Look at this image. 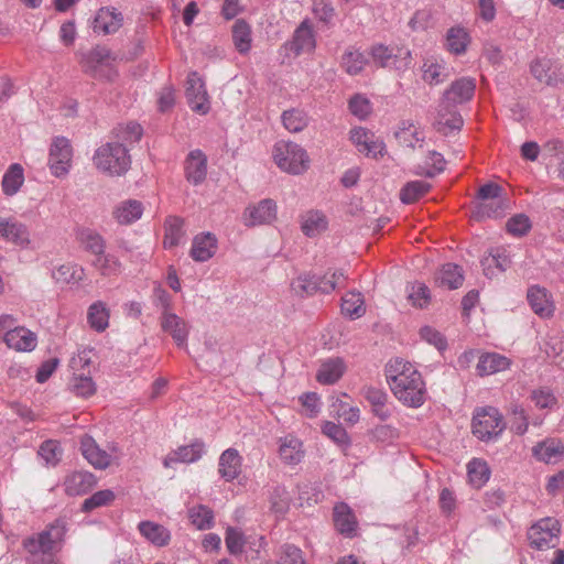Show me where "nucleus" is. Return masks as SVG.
<instances>
[{
    "instance_id": "nucleus-47",
    "label": "nucleus",
    "mask_w": 564,
    "mask_h": 564,
    "mask_svg": "<svg viewBox=\"0 0 564 564\" xmlns=\"http://www.w3.org/2000/svg\"><path fill=\"white\" fill-rule=\"evenodd\" d=\"M507 207L506 199L479 202L476 205L474 216L477 219L502 217Z\"/></svg>"
},
{
    "instance_id": "nucleus-32",
    "label": "nucleus",
    "mask_w": 564,
    "mask_h": 564,
    "mask_svg": "<svg viewBox=\"0 0 564 564\" xmlns=\"http://www.w3.org/2000/svg\"><path fill=\"white\" fill-rule=\"evenodd\" d=\"M511 365L509 358L498 352H487L479 357L477 372L480 376H490L507 370Z\"/></svg>"
},
{
    "instance_id": "nucleus-51",
    "label": "nucleus",
    "mask_w": 564,
    "mask_h": 564,
    "mask_svg": "<svg viewBox=\"0 0 564 564\" xmlns=\"http://www.w3.org/2000/svg\"><path fill=\"white\" fill-rule=\"evenodd\" d=\"M341 312L351 319L361 317L366 312L362 295L357 292H348L341 299Z\"/></svg>"
},
{
    "instance_id": "nucleus-25",
    "label": "nucleus",
    "mask_w": 564,
    "mask_h": 564,
    "mask_svg": "<svg viewBox=\"0 0 564 564\" xmlns=\"http://www.w3.org/2000/svg\"><path fill=\"white\" fill-rule=\"evenodd\" d=\"M205 453L203 442H194L191 445L181 446L176 451L170 453L163 460L164 467H172L175 463H195L202 458Z\"/></svg>"
},
{
    "instance_id": "nucleus-61",
    "label": "nucleus",
    "mask_w": 564,
    "mask_h": 564,
    "mask_svg": "<svg viewBox=\"0 0 564 564\" xmlns=\"http://www.w3.org/2000/svg\"><path fill=\"white\" fill-rule=\"evenodd\" d=\"M292 291L300 296L311 295L316 290V276L301 275L291 283Z\"/></svg>"
},
{
    "instance_id": "nucleus-56",
    "label": "nucleus",
    "mask_w": 564,
    "mask_h": 564,
    "mask_svg": "<svg viewBox=\"0 0 564 564\" xmlns=\"http://www.w3.org/2000/svg\"><path fill=\"white\" fill-rule=\"evenodd\" d=\"M445 165L446 162L444 156L438 152L432 151L426 158L425 166L421 167L419 173L429 177H434L445 170Z\"/></svg>"
},
{
    "instance_id": "nucleus-57",
    "label": "nucleus",
    "mask_w": 564,
    "mask_h": 564,
    "mask_svg": "<svg viewBox=\"0 0 564 564\" xmlns=\"http://www.w3.org/2000/svg\"><path fill=\"white\" fill-rule=\"evenodd\" d=\"M225 543L230 554L238 555L242 553L247 540L239 529L229 527L226 531Z\"/></svg>"
},
{
    "instance_id": "nucleus-45",
    "label": "nucleus",
    "mask_w": 564,
    "mask_h": 564,
    "mask_svg": "<svg viewBox=\"0 0 564 564\" xmlns=\"http://www.w3.org/2000/svg\"><path fill=\"white\" fill-rule=\"evenodd\" d=\"M232 41L237 51L246 54L251 48V28L245 20H237L232 26Z\"/></svg>"
},
{
    "instance_id": "nucleus-38",
    "label": "nucleus",
    "mask_w": 564,
    "mask_h": 564,
    "mask_svg": "<svg viewBox=\"0 0 564 564\" xmlns=\"http://www.w3.org/2000/svg\"><path fill=\"white\" fill-rule=\"evenodd\" d=\"M109 310L102 301L94 302L87 312V322L96 332H104L109 326Z\"/></svg>"
},
{
    "instance_id": "nucleus-31",
    "label": "nucleus",
    "mask_w": 564,
    "mask_h": 564,
    "mask_svg": "<svg viewBox=\"0 0 564 564\" xmlns=\"http://www.w3.org/2000/svg\"><path fill=\"white\" fill-rule=\"evenodd\" d=\"M143 204L137 199L119 203L113 209V218L120 225H131L139 220L143 214Z\"/></svg>"
},
{
    "instance_id": "nucleus-52",
    "label": "nucleus",
    "mask_w": 564,
    "mask_h": 564,
    "mask_svg": "<svg viewBox=\"0 0 564 564\" xmlns=\"http://www.w3.org/2000/svg\"><path fill=\"white\" fill-rule=\"evenodd\" d=\"M72 390L79 397H90L96 392V384L90 377V370L82 373H73L70 380Z\"/></svg>"
},
{
    "instance_id": "nucleus-6",
    "label": "nucleus",
    "mask_w": 564,
    "mask_h": 564,
    "mask_svg": "<svg viewBox=\"0 0 564 564\" xmlns=\"http://www.w3.org/2000/svg\"><path fill=\"white\" fill-rule=\"evenodd\" d=\"M96 167L111 175H122L130 166V156L124 145L108 142L98 148L94 155Z\"/></svg>"
},
{
    "instance_id": "nucleus-43",
    "label": "nucleus",
    "mask_w": 564,
    "mask_h": 564,
    "mask_svg": "<svg viewBox=\"0 0 564 564\" xmlns=\"http://www.w3.org/2000/svg\"><path fill=\"white\" fill-rule=\"evenodd\" d=\"M328 221L318 210H310L302 217V230L307 237H315L326 230Z\"/></svg>"
},
{
    "instance_id": "nucleus-44",
    "label": "nucleus",
    "mask_w": 564,
    "mask_h": 564,
    "mask_svg": "<svg viewBox=\"0 0 564 564\" xmlns=\"http://www.w3.org/2000/svg\"><path fill=\"white\" fill-rule=\"evenodd\" d=\"M188 518L197 530H209L214 525V512L204 505H196L189 508Z\"/></svg>"
},
{
    "instance_id": "nucleus-34",
    "label": "nucleus",
    "mask_w": 564,
    "mask_h": 564,
    "mask_svg": "<svg viewBox=\"0 0 564 564\" xmlns=\"http://www.w3.org/2000/svg\"><path fill=\"white\" fill-rule=\"evenodd\" d=\"M334 522L336 529L346 536H352L357 530L356 518L346 503H338L334 508Z\"/></svg>"
},
{
    "instance_id": "nucleus-30",
    "label": "nucleus",
    "mask_w": 564,
    "mask_h": 564,
    "mask_svg": "<svg viewBox=\"0 0 564 564\" xmlns=\"http://www.w3.org/2000/svg\"><path fill=\"white\" fill-rule=\"evenodd\" d=\"M279 455L283 463L297 465L304 457L302 442L292 435L280 438Z\"/></svg>"
},
{
    "instance_id": "nucleus-40",
    "label": "nucleus",
    "mask_w": 564,
    "mask_h": 564,
    "mask_svg": "<svg viewBox=\"0 0 564 564\" xmlns=\"http://www.w3.org/2000/svg\"><path fill=\"white\" fill-rule=\"evenodd\" d=\"M368 59L365 54L356 47H349L341 56L340 65L348 75H358L367 65Z\"/></svg>"
},
{
    "instance_id": "nucleus-1",
    "label": "nucleus",
    "mask_w": 564,
    "mask_h": 564,
    "mask_svg": "<svg viewBox=\"0 0 564 564\" xmlns=\"http://www.w3.org/2000/svg\"><path fill=\"white\" fill-rule=\"evenodd\" d=\"M386 377L394 397L404 405L420 408L425 402V382L411 362L391 359L386 366Z\"/></svg>"
},
{
    "instance_id": "nucleus-12",
    "label": "nucleus",
    "mask_w": 564,
    "mask_h": 564,
    "mask_svg": "<svg viewBox=\"0 0 564 564\" xmlns=\"http://www.w3.org/2000/svg\"><path fill=\"white\" fill-rule=\"evenodd\" d=\"M123 25V14L113 7H101L91 23L94 33L109 35L118 32Z\"/></svg>"
},
{
    "instance_id": "nucleus-46",
    "label": "nucleus",
    "mask_w": 564,
    "mask_h": 564,
    "mask_svg": "<svg viewBox=\"0 0 564 564\" xmlns=\"http://www.w3.org/2000/svg\"><path fill=\"white\" fill-rule=\"evenodd\" d=\"M183 219L169 217L165 221L164 248L171 249L184 241Z\"/></svg>"
},
{
    "instance_id": "nucleus-33",
    "label": "nucleus",
    "mask_w": 564,
    "mask_h": 564,
    "mask_svg": "<svg viewBox=\"0 0 564 564\" xmlns=\"http://www.w3.org/2000/svg\"><path fill=\"white\" fill-rule=\"evenodd\" d=\"M464 281L463 270L455 263H445L435 274V283L444 289H458Z\"/></svg>"
},
{
    "instance_id": "nucleus-58",
    "label": "nucleus",
    "mask_w": 564,
    "mask_h": 564,
    "mask_svg": "<svg viewBox=\"0 0 564 564\" xmlns=\"http://www.w3.org/2000/svg\"><path fill=\"white\" fill-rule=\"evenodd\" d=\"M529 427L528 415L521 405H513L511 409L510 430L518 434L523 435Z\"/></svg>"
},
{
    "instance_id": "nucleus-55",
    "label": "nucleus",
    "mask_w": 564,
    "mask_h": 564,
    "mask_svg": "<svg viewBox=\"0 0 564 564\" xmlns=\"http://www.w3.org/2000/svg\"><path fill=\"white\" fill-rule=\"evenodd\" d=\"M115 499V492L110 489H104L95 492L87 498L82 506V511L90 512L96 508L109 505Z\"/></svg>"
},
{
    "instance_id": "nucleus-21",
    "label": "nucleus",
    "mask_w": 564,
    "mask_h": 564,
    "mask_svg": "<svg viewBox=\"0 0 564 564\" xmlns=\"http://www.w3.org/2000/svg\"><path fill=\"white\" fill-rule=\"evenodd\" d=\"M140 535L155 547H165L172 540L171 531L158 522L143 520L138 523Z\"/></svg>"
},
{
    "instance_id": "nucleus-11",
    "label": "nucleus",
    "mask_w": 564,
    "mask_h": 564,
    "mask_svg": "<svg viewBox=\"0 0 564 564\" xmlns=\"http://www.w3.org/2000/svg\"><path fill=\"white\" fill-rule=\"evenodd\" d=\"M186 98L191 109L199 115H206L210 110L209 97L203 78L196 72H192L186 80Z\"/></svg>"
},
{
    "instance_id": "nucleus-29",
    "label": "nucleus",
    "mask_w": 564,
    "mask_h": 564,
    "mask_svg": "<svg viewBox=\"0 0 564 564\" xmlns=\"http://www.w3.org/2000/svg\"><path fill=\"white\" fill-rule=\"evenodd\" d=\"M96 484V477L89 471H75L64 480L65 491L68 496L86 494Z\"/></svg>"
},
{
    "instance_id": "nucleus-2",
    "label": "nucleus",
    "mask_w": 564,
    "mask_h": 564,
    "mask_svg": "<svg viewBox=\"0 0 564 564\" xmlns=\"http://www.w3.org/2000/svg\"><path fill=\"white\" fill-rule=\"evenodd\" d=\"M476 89L475 79L471 77H462L453 82L443 94V99L438 105L437 118L434 122L437 131L447 134L454 130L460 129L463 119L454 109L456 105L469 101Z\"/></svg>"
},
{
    "instance_id": "nucleus-22",
    "label": "nucleus",
    "mask_w": 564,
    "mask_h": 564,
    "mask_svg": "<svg viewBox=\"0 0 564 564\" xmlns=\"http://www.w3.org/2000/svg\"><path fill=\"white\" fill-rule=\"evenodd\" d=\"M316 39L314 30L307 20H304L294 31L293 39L289 44L290 51L295 55L311 53L315 50Z\"/></svg>"
},
{
    "instance_id": "nucleus-7",
    "label": "nucleus",
    "mask_w": 564,
    "mask_h": 564,
    "mask_svg": "<svg viewBox=\"0 0 564 564\" xmlns=\"http://www.w3.org/2000/svg\"><path fill=\"white\" fill-rule=\"evenodd\" d=\"M473 434L480 441L489 442L497 440L506 424L498 409L484 406L475 411L471 423Z\"/></svg>"
},
{
    "instance_id": "nucleus-17",
    "label": "nucleus",
    "mask_w": 564,
    "mask_h": 564,
    "mask_svg": "<svg viewBox=\"0 0 564 564\" xmlns=\"http://www.w3.org/2000/svg\"><path fill=\"white\" fill-rule=\"evenodd\" d=\"M528 302L532 311L541 318H549L553 316L555 306L552 295L545 288L532 285L527 293Z\"/></svg>"
},
{
    "instance_id": "nucleus-59",
    "label": "nucleus",
    "mask_w": 564,
    "mask_h": 564,
    "mask_svg": "<svg viewBox=\"0 0 564 564\" xmlns=\"http://www.w3.org/2000/svg\"><path fill=\"white\" fill-rule=\"evenodd\" d=\"M507 231L516 237H522L529 232L531 229V220L524 214H518L512 216L507 221Z\"/></svg>"
},
{
    "instance_id": "nucleus-3",
    "label": "nucleus",
    "mask_w": 564,
    "mask_h": 564,
    "mask_svg": "<svg viewBox=\"0 0 564 564\" xmlns=\"http://www.w3.org/2000/svg\"><path fill=\"white\" fill-rule=\"evenodd\" d=\"M67 531V521L63 518H58L40 533L25 538L22 542V546L29 554L28 561L45 557L46 554L54 551L56 546L64 542Z\"/></svg>"
},
{
    "instance_id": "nucleus-53",
    "label": "nucleus",
    "mask_w": 564,
    "mask_h": 564,
    "mask_svg": "<svg viewBox=\"0 0 564 564\" xmlns=\"http://www.w3.org/2000/svg\"><path fill=\"white\" fill-rule=\"evenodd\" d=\"M430 188L431 185L425 181H412L403 186L400 193V198L404 204H412L425 195Z\"/></svg>"
},
{
    "instance_id": "nucleus-4",
    "label": "nucleus",
    "mask_w": 564,
    "mask_h": 564,
    "mask_svg": "<svg viewBox=\"0 0 564 564\" xmlns=\"http://www.w3.org/2000/svg\"><path fill=\"white\" fill-rule=\"evenodd\" d=\"M275 164L282 171L299 175L308 169V154L300 144L291 141H279L272 151Z\"/></svg>"
},
{
    "instance_id": "nucleus-10",
    "label": "nucleus",
    "mask_w": 564,
    "mask_h": 564,
    "mask_svg": "<svg viewBox=\"0 0 564 564\" xmlns=\"http://www.w3.org/2000/svg\"><path fill=\"white\" fill-rule=\"evenodd\" d=\"M73 156L72 145L68 139L56 137L50 149L48 165L56 177L66 175L70 169Z\"/></svg>"
},
{
    "instance_id": "nucleus-26",
    "label": "nucleus",
    "mask_w": 564,
    "mask_h": 564,
    "mask_svg": "<svg viewBox=\"0 0 564 564\" xmlns=\"http://www.w3.org/2000/svg\"><path fill=\"white\" fill-rule=\"evenodd\" d=\"M532 455L545 464H556L564 457V445L560 440L547 438L532 448Z\"/></svg>"
},
{
    "instance_id": "nucleus-8",
    "label": "nucleus",
    "mask_w": 564,
    "mask_h": 564,
    "mask_svg": "<svg viewBox=\"0 0 564 564\" xmlns=\"http://www.w3.org/2000/svg\"><path fill=\"white\" fill-rule=\"evenodd\" d=\"M561 524L555 518L546 517L534 522L528 530L531 547L543 551L555 547L560 540Z\"/></svg>"
},
{
    "instance_id": "nucleus-28",
    "label": "nucleus",
    "mask_w": 564,
    "mask_h": 564,
    "mask_svg": "<svg viewBox=\"0 0 564 564\" xmlns=\"http://www.w3.org/2000/svg\"><path fill=\"white\" fill-rule=\"evenodd\" d=\"M242 458L235 448H227L219 457L218 473L226 481L236 479L241 471Z\"/></svg>"
},
{
    "instance_id": "nucleus-19",
    "label": "nucleus",
    "mask_w": 564,
    "mask_h": 564,
    "mask_svg": "<svg viewBox=\"0 0 564 564\" xmlns=\"http://www.w3.org/2000/svg\"><path fill=\"white\" fill-rule=\"evenodd\" d=\"M276 218V204L272 199H262L254 206H250L243 214L246 226L270 224Z\"/></svg>"
},
{
    "instance_id": "nucleus-42",
    "label": "nucleus",
    "mask_w": 564,
    "mask_h": 564,
    "mask_svg": "<svg viewBox=\"0 0 564 564\" xmlns=\"http://www.w3.org/2000/svg\"><path fill=\"white\" fill-rule=\"evenodd\" d=\"M492 263L500 271H506L509 268V265L511 263V259H510V254L508 253L506 248L492 249L489 252V256L485 257L481 260V265L484 268L485 275H487L489 278H491L495 274L494 271L491 270Z\"/></svg>"
},
{
    "instance_id": "nucleus-24",
    "label": "nucleus",
    "mask_w": 564,
    "mask_h": 564,
    "mask_svg": "<svg viewBox=\"0 0 564 564\" xmlns=\"http://www.w3.org/2000/svg\"><path fill=\"white\" fill-rule=\"evenodd\" d=\"M207 175V158L200 150H193L185 161V176L193 185L202 184Z\"/></svg>"
},
{
    "instance_id": "nucleus-63",
    "label": "nucleus",
    "mask_w": 564,
    "mask_h": 564,
    "mask_svg": "<svg viewBox=\"0 0 564 564\" xmlns=\"http://www.w3.org/2000/svg\"><path fill=\"white\" fill-rule=\"evenodd\" d=\"M409 299L413 305L423 308L431 301L430 289L424 283L416 282L409 291Z\"/></svg>"
},
{
    "instance_id": "nucleus-20",
    "label": "nucleus",
    "mask_w": 564,
    "mask_h": 564,
    "mask_svg": "<svg viewBox=\"0 0 564 564\" xmlns=\"http://www.w3.org/2000/svg\"><path fill=\"white\" fill-rule=\"evenodd\" d=\"M80 452L86 460L96 469H106L112 462V455L107 451L101 449L96 441L89 435H84L82 437Z\"/></svg>"
},
{
    "instance_id": "nucleus-13",
    "label": "nucleus",
    "mask_w": 564,
    "mask_h": 564,
    "mask_svg": "<svg viewBox=\"0 0 564 564\" xmlns=\"http://www.w3.org/2000/svg\"><path fill=\"white\" fill-rule=\"evenodd\" d=\"M422 79L431 85L437 86L444 83L452 74V67L438 55H427L423 58Z\"/></svg>"
},
{
    "instance_id": "nucleus-64",
    "label": "nucleus",
    "mask_w": 564,
    "mask_h": 564,
    "mask_svg": "<svg viewBox=\"0 0 564 564\" xmlns=\"http://www.w3.org/2000/svg\"><path fill=\"white\" fill-rule=\"evenodd\" d=\"M313 13L323 23L329 25L335 17V9L329 0H314Z\"/></svg>"
},
{
    "instance_id": "nucleus-16",
    "label": "nucleus",
    "mask_w": 564,
    "mask_h": 564,
    "mask_svg": "<svg viewBox=\"0 0 564 564\" xmlns=\"http://www.w3.org/2000/svg\"><path fill=\"white\" fill-rule=\"evenodd\" d=\"M350 140L357 150L367 156L382 154L384 149V144L380 138L361 127H356L350 130Z\"/></svg>"
},
{
    "instance_id": "nucleus-27",
    "label": "nucleus",
    "mask_w": 564,
    "mask_h": 564,
    "mask_svg": "<svg viewBox=\"0 0 564 564\" xmlns=\"http://www.w3.org/2000/svg\"><path fill=\"white\" fill-rule=\"evenodd\" d=\"M217 250V238L210 232H202L194 237L191 256L195 261L209 260Z\"/></svg>"
},
{
    "instance_id": "nucleus-48",
    "label": "nucleus",
    "mask_w": 564,
    "mask_h": 564,
    "mask_svg": "<svg viewBox=\"0 0 564 564\" xmlns=\"http://www.w3.org/2000/svg\"><path fill=\"white\" fill-rule=\"evenodd\" d=\"M467 474L470 484L474 487L480 488L489 480L490 468L485 460L473 458L467 464Z\"/></svg>"
},
{
    "instance_id": "nucleus-37",
    "label": "nucleus",
    "mask_w": 564,
    "mask_h": 564,
    "mask_svg": "<svg viewBox=\"0 0 564 564\" xmlns=\"http://www.w3.org/2000/svg\"><path fill=\"white\" fill-rule=\"evenodd\" d=\"M395 138L400 144L408 148H415L416 145H422L425 135L412 121L405 120L400 123L399 129L395 131Z\"/></svg>"
},
{
    "instance_id": "nucleus-36",
    "label": "nucleus",
    "mask_w": 564,
    "mask_h": 564,
    "mask_svg": "<svg viewBox=\"0 0 564 564\" xmlns=\"http://www.w3.org/2000/svg\"><path fill=\"white\" fill-rule=\"evenodd\" d=\"M76 239L83 248L95 257L106 249V241L101 235L90 228H79L76 231Z\"/></svg>"
},
{
    "instance_id": "nucleus-54",
    "label": "nucleus",
    "mask_w": 564,
    "mask_h": 564,
    "mask_svg": "<svg viewBox=\"0 0 564 564\" xmlns=\"http://www.w3.org/2000/svg\"><path fill=\"white\" fill-rule=\"evenodd\" d=\"M276 562L279 564H306L302 550L289 543L281 545Z\"/></svg>"
},
{
    "instance_id": "nucleus-49",
    "label": "nucleus",
    "mask_w": 564,
    "mask_h": 564,
    "mask_svg": "<svg viewBox=\"0 0 564 564\" xmlns=\"http://www.w3.org/2000/svg\"><path fill=\"white\" fill-rule=\"evenodd\" d=\"M94 268L104 276L118 275L121 272V262L111 253H99L93 261Z\"/></svg>"
},
{
    "instance_id": "nucleus-15",
    "label": "nucleus",
    "mask_w": 564,
    "mask_h": 564,
    "mask_svg": "<svg viewBox=\"0 0 564 564\" xmlns=\"http://www.w3.org/2000/svg\"><path fill=\"white\" fill-rule=\"evenodd\" d=\"M160 325L169 334L177 347H186L189 333L188 324L173 312H161Z\"/></svg>"
},
{
    "instance_id": "nucleus-62",
    "label": "nucleus",
    "mask_w": 564,
    "mask_h": 564,
    "mask_svg": "<svg viewBox=\"0 0 564 564\" xmlns=\"http://www.w3.org/2000/svg\"><path fill=\"white\" fill-rule=\"evenodd\" d=\"M93 350L89 348H83L74 355L69 361V367L73 373L87 372L91 364Z\"/></svg>"
},
{
    "instance_id": "nucleus-5",
    "label": "nucleus",
    "mask_w": 564,
    "mask_h": 564,
    "mask_svg": "<svg viewBox=\"0 0 564 564\" xmlns=\"http://www.w3.org/2000/svg\"><path fill=\"white\" fill-rule=\"evenodd\" d=\"M373 64L381 68H388L399 74L405 73L412 66V52L404 46H388L381 43L375 44L369 50Z\"/></svg>"
},
{
    "instance_id": "nucleus-60",
    "label": "nucleus",
    "mask_w": 564,
    "mask_h": 564,
    "mask_svg": "<svg viewBox=\"0 0 564 564\" xmlns=\"http://www.w3.org/2000/svg\"><path fill=\"white\" fill-rule=\"evenodd\" d=\"M531 401L539 409L552 410L556 405V398L547 388L534 389L530 395Z\"/></svg>"
},
{
    "instance_id": "nucleus-18",
    "label": "nucleus",
    "mask_w": 564,
    "mask_h": 564,
    "mask_svg": "<svg viewBox=\"0 0 564 564\" xmlns=\"http://www.w3.org/2000/svg\"><path fill=\"white\" fill-rule=\"evenodd\" d=\"M6 345L17 351H32L37 345V336L23 326H13L3 336Z\"/></svg>"
},
{
    "instance_id": "nucleus-14",
    "label": "nucleus",
    "mask_w": 564,
    "mask_h": 564,
    "mask_svg": "<svg viewBox=\"0 0 564 564\" xmlns=\"http://www.w3.org/2000/svg\"><path fill=\"white\" fill-rule=\"evenodd\" d=\"M531 73L540 83L555 86L564 83V67L550 58L536 59L531 64Z\"/></svg>"
},
{
    "instance_id": "nucleus-50",
    "label": "nucleus",
    "mask_w": 564,
    "mask_h": 564,
    "mask_svg": "<svg viewBox=\"0 0 564 564\" xmlns=\"http://www.w3.org/2000/svg\"><path fill=\"white\" fill-rule=\"evenodd\" d=\"M468 42V33L463 28L454 26L447 31L445 46L451 53L455 55L463 54Z\"/></svg>"
},
{
    "instance_id": "nucleus-23",
    "label": "nucleus",
    "mask_w": 564,
    "mask_h": 564,
    "mask_svg": "<svg viewBox=\"0 0 564 564\" xmlns=\"http://www.w3.org/2000/svg\"><path fill=\"white\" fill-rule=\"evenodd\" d=\"M347 366L343 358L330 357L321 361L316 372V380L321 384H335L346 372Z\"/></svg>"
},
{
    "instance_id": "nucleus-39",
    "label": "nucleus",
    "mask_w": 564,
    "mask_h": 564,
    "mask_svg": "<svg viewBox=\"0 0 564 564\" xmlns=\"http://www.w3.org/2000/svg\"><path fill=\"white\" fill-rule=\"evenodd\" d=\"M24 183L23 167L13 163L9 166L2 177V191L7 196L15 195Z\"/></svg>"
},
{
    "instance_id": "nucleus-35",
    "label": "nucleus",
    "mask_w": 564,
    "mask_h": 564,
    "mask_svg": "<svg viewBox=\"0 0 564 564\" xmlns=\"http://www.w3.org/2000/svg\"><path fill=\"white\" fill-rule=\"evenodd\" d=\"M85 276V270L76 263H64L52 270V278L56 283L76 284Z\"/></svg>"
},
{
    "instance_id": "nucleus-41",
    "label": "nucleus",
    "mask_w": 564,
    "mask_h": 564,
    "mask_svg": "<svg viewBox=\"0 0 564 564\" xmlns=\"http://www.w3.org/2000/svg\"><path fill=\"white\" fill-rule=\"evenodd\" d=\"M283 127L291 133L303 131L310 123L308 115L297 108L284 110L281 115Z\"/></svg>"
},
{
    "instance_id": "nucleus-9",
    "label": "nucleus",
    "mask_w": 564,
    "mask_h": 564,
    "mask_svg": "<svg viewBox=\"0 0 564 564\" xmlns=\"http://www.w3.org/2000/svg\"><path fill=\"white\" fill-rule=\"evenodd\" d=\"M0 240L21 249H33L29 227L13 216H0Z\"/></svg>"
}]
</instances>
